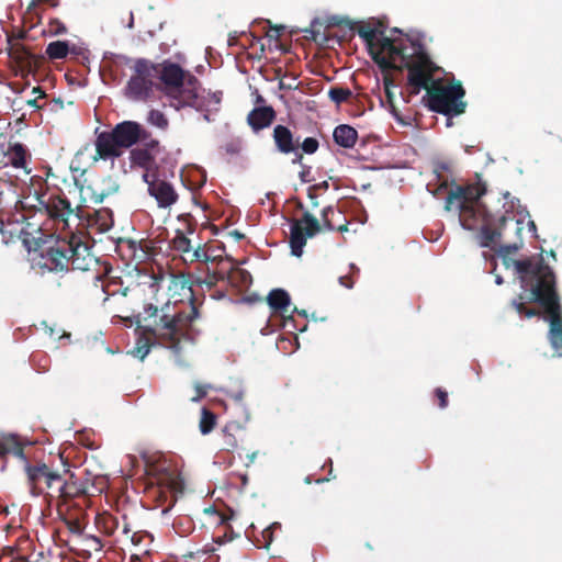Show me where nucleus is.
Wrapping results in <instances>:
<instances>
[{
	"instance_id": "nucleus-1",
	"label": "nucleus",
	"mask_w": 562,
	"mask_h": 562,
	"mask_svg": "<svg viewBox=\"0 0 562 562\" xmlns=\"http://www.w3.org/2000/svg\"><path fill=\"white\" fill-rule=\"evenodd\" d=\"M501 256L503 265L507 269L515 270L522 289V292L510 302L512 307L520 316L531 318L538 316L540 312L527 307L526 303L540 304L549 316V341L557 355L562 357V310L552 269L543 262L541 257L535 260L533 258L514 259L509 255Z\"/></svg>"
},
{
	"instance_id": "nucleus-2",
	"label": "nucleus",
	"mask_w": 562,
	"mask_h": 562,
	"mask_svg": "<svg viewBox=\"0 0 562 562\" xmlns=\"http://www.w3.org/2000/svg\"><path fill=\"white\" fill-rule=\"evenodd\" d=\"M418 49V54L404 68L407 70V94L415 97L423 89L426 90L423 101L429 110L448 116L447 125H450L452 116L465 112V90L460 82L443 86L440 80H435L434 76L440 68L432 61L425 46Z\"/></svg>"
},
{
	"instance_id": "nucleus-3",
	"label": "nucleus",
	"mask_w": 562,
	"mask_h": 562,
	"mask_svg": "<svg viewBox=\"0 0 562 562\" xmlns=\"http://www.w3.org/2000/svg\"><path fill=\"white\" fill-rule=\"evenodd\" d=\"M158 78L162 83V92L170 100L176 110L192 108L203 114L206 122H211V113L218 112L223 93L221 91L200 93V81L191 74H187L178 64L164 61L156 64Z\"/></svg>"
},
{
	"instance_id": "nucleus-4",
	"label": "nucleus",
	"mask_w": 562,
	"mask_h": 562,
	"mask_svg": "<svg viewBox=\"0 0 562 562\" xmlns=\"http://www.w3.org/2000/svg\"><path fill=\"white\" fill-rule=\"evenodd\" d=\"M350 29L356 30L363 40L372 60L384 70H403L405 64L411 61L417 54L418 47H424L418 36L403 34L398 29L393 32L400 34L392 38L384 36L383 31L372 26L370 23L357 24L350 20L344 21Z\"/></svg>"
},
{
	"instance_id": "nucleus-5",
	"label": "nucleus",
	"mask_w": 562,
	"mask_h": 562,
	"mask_svg": "<svg viewBox=\"0 0 562 562\" xmlns=\"http://www.w3.org/2000/svg\"><path fill=\"white\" fill-rule=\"evenodd\" d=\"M42 259L43 267L55 272L68 271L70 268L88 271L95 262L85 236L74 232L58 236L50 246L43 250Z\"/></svg>"
},
{
	"instance_id": "nucleus-6",
	"label": "nucleus",
	"mask_w": 562,
	"mask_h": 562,
	"mask_svg": "<svg viewBox=\"0 0 562 562\" xmlns=\"http://www.w3.org/2000/svg\"><path fill=\"white\" fill-rule=\"evenodd\" d=\"M200 317L199 306L191 294L190 303L184 306L177 302L165 322L153 333L151 337L161 346L179 353L182 342H192L195 338L194 322Z\"/></svg>"
},
{
	"instance_id": "nucleus-7",
	"label": "nucleus",
	"mask_w": 562,
	"mask_h": 562,
	"mask_svg": "<svg viewBox=\"0 0 562 562\" xmlns=\"http://www.w3.org/2000/svg\"><path fill=\"white\" fill-rule=\"evenodd\" d=\"M324 229L340 233L347 232L348 221L345 218L342 212L331 205L323 209L322 222L308 211H305L300 218L292 220L290 229L292 255L301 257L307 239L313 238Z\"/></svg>"
},
{
	"instance_id": "nucleus-8",
	"label": "nucleus",
	"mask_w": 562,
	"mask_h": 562,
	"mask_svg": "<svg viewBox=\"0 0 562 562\" xmlns=\"http://www.w3.org/2000/svg\"><path fill=\"white\" fill-rule=\"evenodd\" d=\"M144 137H147L146 128L138 122H120L110 131H102L97 134L93 161L120 158L125 150L131 149Z\"/></svg>"
},
{
	"instance_id": "nucleus-9",
	"label": "nucleus",
	"mask_w": 562,
	"mask_h": 562,
	"mask_svg": "<svg viewBox=\"0 0 562 562\" xmlns=\"http://www.w3.org/2000/svg\"><path fill=\"white\" fill-rule=\"evenodd\" d=\"M29 205L24 201L15 202V213H0V233L5 244L14 238L22 240L27 251H36L43 243L44 233L40 223L32 222L34 215H27L24 211Z\"/></svg>"
},
{
	"instance_id": "nucleus-10",
	"label": "nucleus",
	"mask_w": 562,
	"mask_h": 562,
	"mask_svg": "<svg viewBox=\"0 0 562 562\" xmlns=\"http://www.w3.org/2000/svg\"><path fill=\"white\" fill-rule=\"evenodd\" d=\"M25 484L32 496H43L49 504L57 493L61 473L53 470L43 461L26 462L23 467Z\"/></svg>"
},
{
	"instance_id": "nucleus-11",
	"label": "nucleus",
	"mask_w": 562,
	"mask_h": 562,
	"mask_svg": "<svg viewBox=\"0 0 562 562\" xmlns=\"http://www.w3.org/2000/svg\"><path fill=\"white\" fill-rule=\"evenodd\" d=\"M133 74L125 86V95L133 101L146 102L154 93L158 68L155 63L138 58L133 66Z\"/></svg>"
},
{
	"instance_id": "nucleus-12",
	"label": "nucleus",
	"mask_w": 562,
	"mask_h": 562,
	"mask_svg": "<svg viewBox=\"0 0 562 562\" xmlns=\"http://www.w3.org/2000/svg\"><path fill=\"white\" fill-rule=\"evenodd\" d=\"M38 211L63 228L69 227V218H76L77 207H71L70 201L63 194L36 195Z\"/></svg>"
},
{
	"instance_id": "nucleus-13",
	"label": "nucleus",
	"mask_w": 562,
	"mask_h": 562,
	"mask_svg": "<svg viewBox=\"0 0 562 562\" xmlns=\"http://www.w3.org/2000/svg\"><path fill=\"white\" fill-rule=\"evenodd\" d=\"M177 302L169 299L162 302L155 295L154 302H146L143 312L137 315V325L143 328L145 334L151 336L165 322L166 316L172 312Z\"/></svg>"
},
{
	"instance_id": "nucleus-14",
	"label": "nucleus",
	"mask_w": 562,
	"mask_h": 562,
	"mask_svg": "<svg viewBox=\"0 0 562 562\" xmlns=\"http://www.w3.org/2000/svg\"><path fill=\"white\" fill-rule=\"evenodd\" d=\"M87 495V485L70 470L69 467L65 468L61 472L60 483L57 485V493L54 494L50 504H55L58 512L63 507L79 497Z\"/></svg>"
},
{
	"instance_id": "nucleus-15",
	"label": "nucleus",
	"mask_w": 562,
	"mask_h": 562,
	"mask_svg": "<svg viewBox=\"0 0 562 562\" xmlns=\"http://www.w3.org/2000/svg\"><path fill=\"white\" fill-rule=\"evenodd\" d=\"M76 218L78 220V233L81 234V229H86L88 235L92 233L102 234L110 231L113 226V213L108 207L94 210L88 212L81 207H77Z\"/></svg>"
},
{
	"instance_id": "nucleus-16",
	"label": "nucleus",
	"mask_w": 562,
	"mask_h": 562,
	"mask_svg": "<svg viewBox=\"0 0 562 562\" xmlns=\"http://www.w3.org/2000/svg\"><path fill=\"white\" fill-rule=\"evenodd\" d=\"M79 188L83 201L101 203L106 196L117 192L119 184L112 176H95L90 180L85 179Z\"/></svg>"
},
{
	"instance_id": "nucleus-17",
	"label": "nucleus",
	"mask_w": 562,
	"mask_h": 562,
	"mask_svg": "<svg viewBox=\"0 0 562 562\" xmlns=\"http://www.w3.org/2000/svg\"><path fill=\"white\" fill-rule=\"evenodd\" d=\"M272 138L278 153L282 155H293L292 164L301 165L303 155L300 151V137L285 125L278 124L273 127Z\"/></svg>"
},
{
	"instance_id": "nucleus-18",
	"label": "nucleus",
	"mask_w": 562,
	"mask_h": 562,
	"mask_svg": "<svg viewBox=\"0 0 562 562\" xmlns=\"http://www.w3.org/2000/svg\"><path fill=\"white\" fill-rule=\"evenodd\" d=\"M485 187L481 183L456 186V188L450 190L448 193L445 209L447 211H451L456 206L477 205V201L483 194H485Z\"/></svg>"
},
{
	"instance_id": "nucleus-19",
	"label": "nucleus",
	"mask_w": 562,
	"mask_h": 562,
	"mask_svg": "<svg viewBox=\"0 0 562 562\" xmlns=\"http://www.w3.org/2000/svg\"><path fill=\"white\" fill-rule=\"evenodd\" d=\"M26 442L24 439L13 432H1L0 434V463L1 471H5L8 465V458L12 456L22 461L23 467L30 460L24 453Z\"/></svg>"
},
{
	"instance_id": "nucleus-20",
	"label": "nucleus",
	"mask_w": 562,
	"mask_h": 562,
	"mask_svg": "<svg viewBox=\"0 0 562 562\" xmlns=\"http://www.w3.org/2000/svg\"><path fill=\"white\" fill-rule=\"evenodd\" d=\"M143 179L148 184V193L155 198L159 207L166 209L177 202L178 194L169 182L148 172L143 175Z\"/></svg>"
},
{
	"instance_id": "nucleus-21",
	"label": "nucleus",
	"mask_w": 562,
	"mask_h": 562,
	"mask_svg": "<svg viewBox=\"0 0 562 562\" xmlns=\"http://www.w3.org/2000/svg\"><path fill=\"white\" fill-rule=\"evenodd\" d=\"M266 300L273 313L281 315L285 321L293 319L292 313L296 311V306H292L290 295L285 290L273 289Z\"/></svg>"
},
{
	"instance_id": "nucleus-22",
	"label": "nucleus",
	"mask_w": 562,
	"mask_h": 562,
	"mask_svg": "<svg viewBox=\"0 0 562 562\" xmlns=\"http://www.w3.org/2000/svg\"><path fill=\"white\" fill-rule=\"evenodd\" d=\"M454 210L459 211V221L463 228L469 231L480 229L486 224L490 218L488 215L481 211L479 205L474 206H456Z\"/></svg>"
},
{
	"instance_id": "nucleus-23",
	"label": "nucleus",
	"mask_w": 562,
	"mask_h": 562,
	"mask_svg": "<svg viewBox=\"0 0 562 562\" xmlns=\"http://www.w3.org/2000/svg\"><path fill=\"white\" fill-rule=\"evenodd\" d=\"M205 513L210 514L214 524H216V531L213 536L214 542L223 544L226 541L233 540L234 531L232 526L228 524L231 517L222 512L211 508L205 509Z\"/></svg>"
},
{
	"instance_id": "nucleus-24",
	"label": "nucleus",
	"mask_w": 562,
	"mask_h": 562,
	"mask_svg": "<svg viewBox=\"0 0 562 562\" xmlns=\"http://www.w3.org/2000/svg\"><path fill=\"white\" fill-rule=\"evenodd\" d=\"M276 120V111L270 105L256 106L247 115V123L254 132L269 127Z\"/></svg>"
},
{
	"instance_id": "nucleus-25",
	"label": "nucleus",
	"mask_w": 562,
	"mask_h": 562,
	"mask_svg": "<svg viewBox=\"0 0 562 562\" xmlns=\"http://www.w3.org/2000/svg\"><path fill=\"white\" fill-rule=\"evenodd\" d=\"M245 430L237 422L227 423L222 429L223 449L226 451H234L238 448L239 441L243 440Z\"/></svg>"
},
{
	"instance_id": "nucleus-26",
	"label": "nucleus",
	"mask_w": 562,
	"mask_h": 562,
	"mask_svg": "<svg viewBox=\"0 0 562 562\" xmlns=\"http://www.w3.org/2000/svg\"><path fill=\"white\" fill-rule=\"evenodd\" d=\"M228 283L239 290L247 289L252 283V277L249 271L239 267H234L228 260L226 265Z\"/></svg>"
},
{
	"instance_id": "nucleus-27",
	"label": "nucleus",
	"mask_w": 562,
	"mask_h": 562,
	"mask_svg": "<svg viewBox=\"0 0 562 562\" xmlns=\"http://www.w3.org/2000/svg\"><path fill=\"white\" fill-rule=\"evenodd\" d=\"M334 140L344 148H352L358 139V132L350 125H338L333 133Z\"/></svg>"
},
{
	"instance_id": "nucleus-28",
	"label": "nucleus",
	"mask_w": 562,
	"mask_h": 562,
	"mask_svg": "<svg viewBox=\"0 0 562 562\" xmlns=\"http://www.w3.org/2000/svg\"><path fill=\"white\" fill-rule=\"evenodd\" d=\"M217 269L211 270L209 267H206V273L205 277L201 280H199V283L201 285H205L207 290H211L213 286H215L220 281L226 280L227 276V260L223 258H218Z\"/></svg>"
},
{
	"instance_id": "nucleus-29",
	"label": "nucleus",
	"mask_w": 562,
	"mask_h": 562,
	"mask_svg": "<svg viewBox=\"0 0 562 562\" xmlns=\"http://www.w3.org/2000/svg\"><path fill=\"white\" fill-rule=\"evenodd\" d=\"M8 161L14 167V168H21L25 169L26 167V158H27V150L24 147V145L20 143L11 144L8 148V151L5 154Z\"/></svg>"
},
{
	"instance_id": "nucleus-30",
	"label": "nucleus",
	"mask_w": 562,
	"mask_h": 562,
	"mask_svg": "<svg viewBox=\"0 0 562 562\" xmlns=\"http://www.w3.org/2000/svg\"><path fill=\"white\" fill-rule=\"evenodd\" d=\"M130 160L133 165L148 170L155 164L156 158L143 147H137L131 149Z\"/></svg>"
},
{
	"instance_id": "nucleus-31",
	"label": "nucleus",
	"mask_w": 562,
	"mask_h": 562,
	"mask_svg": "<svg viewBox=\"0 0 562 562\" xmlns=\"http://www.w3.org/2000/svg\"><path fill=\"white\" fill-rule=\"evenodd\" d=\"M98 529L105 536H114L120 527L117 517L111 514H102L95 520Z\"/></svg>"
},
{
	"instance_id": "nucleus-32",
	"label": "nucleus",
	"mask_w": 562,
	"mask_h": 562,
	"mask_svg": "<svg viewBox=\"0 0 562 562\" xmlns=\"http://www.w3.org/2000/svg\"><path fill=\"white\" fill-rule=\"evenodd\" d=\"M171 249L182 255V258L188 256L190 250H192L191 239L187 236V234L177 229L173 238L169 243Z\"/></svg>"
},
{
	"instance_id": "nucleus-33",
	"label": "nucleus",
	"mask_w": 562,
	"mask_h": 562,
	"mask_svg": "<svg viewBox=\"0 0 562 562\" xmlns=\"http://www.w3.org/2000/svg\"><path fill=\"white\" fill-rule=\"evenodd\" d=\"M220 257H212L209 255L205 246L198 245L195 248L192 246V250H190L189 255L183 257L186 262H217Z\"/></svg>"
},
{
	"instance_id": "nucleus-34",
	"label": "nucleus",
	"mask_w": 562,
	"mask_h": 562,
	"mask_svg": "<svg viewBox=\"0 0 562 562\" xmlns=\"http://www.w3.org/2000/svg\"><path fill=\"white\" fill-rule=\"evenodd\" d=\"M491 220L480 228V245L482 247L493 248L496 240L501 237L498 229L490 226Z\"/></svg>"
},
{
	"instance_id": "nucleus-35",
	"label": "nucleus",
	"mask_w": 562,
	"mask_h": 562,
	"mask_svg": "<svg viewBox=\"0 0 562 562\" xmlns=\"http://www.w3.org/2000/svg\"><path fill=\"white\" fill-rule=\"evenodd\" d=\"M45 53L49 59H63L69 53V45L67 42L55 41L47 45Z\"/></svg>"
},
{
	"instance_id": "nucleus-36",
	"label": "nucleus",
	"mask_w": 562,
	"mask_h": 562,
	"mask_svg": "<svg viewBox=\"0 0 562 562\" xmlns=\"http://www.w3.org/2000/svg\"><path fill=\"white\" fill-rule=\"evenodd\" d=\"M216 425V415L207 408H203L200 418V431L203 435L210 434Z\"/></svg>"
},
{
	"instance_id": "nucleus-37",
	"label": "nucleus",
	"mask_w": 562,
	"mask_h": 562,
	"mask_svg": "<svg viewBox=\"0 0 562 562\" xmlns=\"http://www.w3.org/2000/svg\"><path fill=\"white\" fill-rule=\"evenodd\" d=\"M147 122L162 131L167 130L169 126V121L165 113L156 109H153L148 112Z\"/></svg>"
},
{
	"instance_id": "nucleus-38",
	"label": "nucleus",
	"mask_w": 562,
	"mask_h": 562,
	"mask_svg": "<svg viewBox=\"0 0 562 562\" xmlns=\"http://www.w3.org/2000/svg\"><path fill=\"white\" fill-rule=\"evenodd\" d=\"M351 95V90L344 87H331L328 91L329 99L337 105L348 101Z\"/></svg>"
},
{
	"instance_id": "nucleus-39",
	"label": "nucleus",
	"mask_w": 562,
	"mask_h": 562,
	"mask_svg": "<svg viewBox=\"0 0 562 562\" xmlns=\"http://www.w3.org/2000/svg\"><path fill=\"white\" fill-rule=\"evenodd\" d=\"M147 137L140 138L139 143L142 144V147L149 151L150 155H153L155 158L160 154L161 146L158 139L154 138L151 136V133L146 130Z\"/></svg>"
},
{
	"instance_id": "nucleus-40",
	"label": "nucleus",
	"mask_w": 562,
	"mask_h": 562,
	"mask_svg": "<svg viewBox=\"0 0 562 562\" xmlns=\"http://www.w3.org/2000/svg\"><path fill=\"white\" fill-rule=\"evenodd\" d=\"M151 346L153 344L148 337H140L136 341V346L131 350V353L134 357L144 360L145 357L149 353Z\"/></svg>"
},
{
	"instance_id": "nucleus-41",
	"label": "nucleus",
	"mask_w": 562,
	"mask_h": 562,
	"mask_svg": "<svg viewBox=\"0 0 562 562\" xmlns=\"http://www.w3.org/2000/svg\"><path fill=\"white\" fill-rule=\"evenodd\" d=\"M172 527H173L175 531L177 533H179L180 536H187L188 533H190L193 530L194 524H193L192 519L184 516V517H179V518L175 519Z\"/></svg>"
},
{
	"instance_id": "nucleus-42",
	"label": "nucleus",
	"mask_w": 562,
	"mask_h": 562,
	"mask_svg": "<svg viewBox=\"0 0 562 562\" xmlns=\"http://www.w3.org/2000/svg\"><path fill=\"white\" fill-rule=\"evenodd\" d=\"M319 148V143L314 137H306L303 142L300 140V151L303 154H315Z\"/></svg>"
},
{
	"instance_id": "nucleus-43",
	"label": "nucleus",
	"mask_w": 562,
	"mask_h": 562,
	"mask_svg": "<svg viewBox=\"0 0 562 562\" xmlns=\"http://www.w3.org/2000/svg\"><path fill=\"white\" fill-rule=\"evenodd\" d=\"M280 528V524L273 522L269 527L265 528L261 532L262 540H258L261 547L268 549L273 541V530Z\"/></svg>"
},
{
	"instance_id": "nucleus-44",
	"label": "nucleus",
	"mask_w": 562,
	"mask_h": 562,
	"mask_svg": "<svg viewBox=\"0 0 562 562\" xmlns=\"http://www.w3.org/2000/svg\"><path fill=\"white\" fill-rule=\"evenodd\" d=\"M47 32L52 36H57L65 34L67 32V27L60 20L52 19L48 23Z\"/></svg>"
},
{
	"instance_id": "nucleus-45",
	"label": "nucleus",
	"mask_w": 562,
	"mask_h": 562,
	"mask_svg": "<svg viewBox=\"0 0 562 562\" xmlns=\"http://www.w3.org/2000/svg\"><path fill=\"white\" fill-rule=\"evenodd\" d=\"M435 396L438 400V406L440 408H446L448 406V393L446 390L437 387L435 390Z\"/></svg>"
},
{
	"instance_id": "nucleus-46",
	"label": "nucleus",
	"mask_w": 562,
	"mask_h": 562,
	"mask_svg": "<svg viewBox=\"0 0 562 562\" xmlns=\"http://www.w3.org/2000/svg\"><path fill=\"white\" fill-rule=\"evenodd\" d=\"M296 80V77H292V81H284L283 79H281L279 81V89L280 90H294L297 88V85L294 82Z\"/></svg>"
},
{
	"instance_id": "nucleus-47",
	"label": "nucleus",
	"mask_w": 562,
	"mask_h": 562,
	"mask_svg": "<svg viewBox=\"0 0 562 562\" xmlns=\"http://www.w3.org/2000/svg\"><path fill=\"white\" fill-rule=\"evenodd\" d=\"M207 390H209V385L199 384V383L195 384L196 395L193 397V401H198V400L206 396Z\"/></svg>"
},
{
	"instance_id": "nucleus-48",
	"label": "nucleus",
	"mask_w": 562,
	"mask_h": 562,
	"mask_svg": "<svg viewBox=\"0 0 562 562\" xmlns=\"http://www.w3.org/2000/svg\"><path fill=\"white\" fill-rule=\"evenodd\" d=\"M3 187H5L8 189V191L11 192V186L10 183L7 181V180H1L0 179V213L1 212H7L4 209H3Z\"/></svg>"
},
{
	"instance_id": "nucleus-49",
	"label": "nucleus",
	"mask_w": 562,
	"mask_h": 562,
	"mask_svg": "<svg viewBox=\"0 0 562 562\" xmlns=\"http://www.w3.org/2000/svg\"><path fill=\"white\" fill-rule=\"evenodd\" d=\"M391 86H393V80L389 77H384V90L387 100L391 102L393 98V93L391 92Z\"/></svg>"
},
{
	"instance_id": "nucleus-50",
	"label": "nucleus",
	"mask_w": 562,
	"mask_h": 562,
	"mask_svg": "<svg viewBox=\"0 0 562 562\" xmlns=\"http://www.w3.org/2000/svg\"><path fill=\"white\" fill-rule=\"evenodd\" d=\"M339 283L347 289H352L355 282L351 276H342L339 278Z\"/></svg>"
},
{
	"instance_id": "nucleus-51",
	"label": "nucleus",
	"mask_w": 562,
	"mask_h": 562,
	"mask_svg": "<svg viewBox=\"0 0 562 562\" xmlns=\"http://www.w3.org/2000/svg\"><path fill=\"white\" fill-rule=\"evenodd\" d=\"M516 250H517L516 245H504V246L499 247L498 252L501 255H510L512 252H515Z\"/></svg>"
},
{
	"instance_id": "nucleus-52",
	"label": "nucleus",
	"mask_w": 562,
	"mask_h": 562,
	"mask_svg": "<svg viewBox=\"0 0 562 562\" xmlns=\"http://www.w3.org/2000/svg\"><path fill=\"white\" fill-rule=\"evenodd\" d=\"M131 528L128 526V524L126 522V517L123 516V526H122V532L125 535V536H128L130 532H131Z\"/></svg>"
},
{
	"instance_id": "nucleus-53",
	"label": "nucleus",
	"mask_w": 562,
	"mask_h": 562,
	"mask_svg": "<svg viewBox=\"0 0 562 562\" xmlns=\"http://www.w3.org/2000/svg\"><path fill=\"white\" fill-rule=\"evenodd\" d=\"M303 167L304 169L300 172V178L303 182H307L306 176L310 173V168Z\"/></svg>"
},
{
	"instance_id": "nucleus-54",
	"label": "nucleus",
	"mask_w": 562,
	"mask_h": 562,
	"mask_svg": "<svg viewBox=\"0 0 562 562\" xmlns=\"http://www.w3.org/2000/svg\"><path fill=\"white\" fill-rule=\"evenodd\" d=\"M231 235L234 236L237 240L244 238V234L240 233L239 231H233V232H231Z\"/></svg>"
},
{
	"instance_id": "nucleus-55",
	"label": "nucleus",
	"mask_w": 562,
	"mask_h": 562,
	"mask_svg": "<svg viewBox=\"0 0 562 562\" xmlns=\"http://www.w3.org/2000/svg\"><path fill=\"white\" fill-rule=\"evenodd\" d=\"M69 53L76 54V55H83L85 52L81 50V48H78L76 46H72V48H69Z\"/></svg>"
},
{
	"instance_id": "nucleus-56",
	"label": "nucleus",
	"mask_w": 562,
	"mask_h": 562,
	"mask_svg": "<svg viewBox=\"0 0 562 562\" xmlns=\"http://www.w3.org/2000/svg\"><path fill=\"white\" fill-rule=\"evenodd\" d=\"M33 93H40V98L45 97V92L40 87L34 88Z\"/></svg>"
},
{
	"instance_id": "nucleus-57",
	"label": "nucleus",
	"mask_w": 562,
	"mask_h": 562,
	"mask_svg": "<svg viewBox=\"0 0 562 562\" xmlns=\"http://www.w3.org/2000/svg\"><path fill=\"white\" fill-rule=\"evenodd\" d=\"M246 300H247L248 302H257V301H260L261 299H260V297H258V296H252V295H251V296H248Z\"/></svg>"
},
{
	"instance_id": "nucleus-58",
	"label": "nucleus",
	"mask_w": 562,
	"mask_h": 562,
	"mask_svg": "<svg viewBox=\"0 0 562 562\" xmlns=\"http://www.w3.org/2000/svg\"><path fill=\"white\" fill-rule=\"evenodd\" d=\"M27 103H29L30 105H32V106H36V108H38V109L41 108V105H38V104H37V99L30 100Z\"/></svg>"
},
{
	"instance_id": "nucleus-59",
	"label": "nucleus",
	"mask_w": 562,
	"mask_h": 562,
	"mask_svg": "<svg viewBox=\"0 0 562 562\" xmlns=\"http://www.w3.org/2000/svg\"><path fill=\"white\" fill-rule=\"evenodd\" d=\"M506 221H507V218H506V216H505V215H502V216L498 218V222H499L501 226L505 225Z\"/></svg>"
},
{
	"instance_id": "nucleus-60",
	"label": "nucleus",
	"mask_w": 562,
	"mask_h": 562,
	"mask_svg": "<svg viewBox=\"0 0 562 562\" xmlns=\"http://www.w3.org/2000/svg\"><path fill=\"white\" fill-rule=\"evenodd\" d=\"M495 282H496V284L501 285V284H503L504 280L501 276H496Z\"/></svg>"
},
{
	"instance_id": "nucleus-61",
	"label": "nucleus",
	"mask_w": 562,
	"mask_h": 562,
	"mask_svg": "<svg viewBox=\"0 0 562 562\" xmlns=\"http://www.w3.org/2000/svg\"><path fill=\"white\" fill-rule=\"evenodd\" d=\"M150 289H151V291H153V292H156V291H157V283H156V282H153V283L150 284Z\"/></svg>"
},
{
	"instance_id": "nucleus-62",
	"label": "nucleus",
	"mask_w": 562,
	"mask_h": 562,
	"mask_svg": "<svg viewBox=\"0 0 562 562\" xmlns=\"http://www.w3.org/2000/svg\"><path fill=\"white\" fill-rule=\"evenodd\" d=\"M295 312H296V313H299L300 315H302V316L306 317V312H305V311H299V310L296 308V311H295Z\"/></svg>"
},
{
	"instance_id": "nucleus-63",
	"label": "nucleus",
	"mask_w": 562,
	"mask_h": 562,
	"mask_svg": "<svg viewBox=\"0 0 562 562\" xmlns=\"http://www.w3.org/2000/svg\"><path fill=\"white\" fill-rule=\"evenodd\" d=\"M194 232V228L189 224L188 225V233L192 234Z\"/></svg>"
},
{
	"instance_id": "nucleus-64",
	"label": "nucleus",
	"mask_w": 562,
	"mask_h": 562,
	"mask_svg": "<svg viewBox=\"0 0 562 562\" xmlns=\"http://www.w3.org/2000/svg\"><path fill=\"white\" fill-rule=\"evenodd\" d=\"M281 29H282V27H276V29H274V31H276V36H279V35H280V30H281Z\"/></svg>"
}]
</instances>
